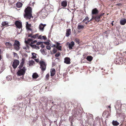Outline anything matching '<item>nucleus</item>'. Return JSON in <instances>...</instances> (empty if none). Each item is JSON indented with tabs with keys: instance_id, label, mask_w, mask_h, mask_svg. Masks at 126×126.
<instances>
[{
	"instance_id": "nucleus-1",
	"label": "nucleus",
	"mask_w": 126,
	"mask_h": 126,
	"mask_svg": "<svg viewBox=\"0 0 126 126\" xmlns=\"http://www.w3.org/2000/svg\"><path fill=\"white\" fill-rule=\"evenodd\" d=\"M24 17L27 19H30L32 16V9L31 7H28L25 9Z\"/></svg>"
},
{
	"instance_id": "nucleus-2",
	"label": "nucleus",
	"mask_w": 126,
	"mask_h": 126,
	"mask_svg": "<svg viewBox=\"0 0 126 126\" xmlns=\"http://www.w3.org/2000/svg\"><path fill=\"white\" fill-rule=\"evenodd\" d=\"M40 68L42 71H44L46 70L47 64L42 60H41L39 62Z\"/></svg>"
},
{
	"instance_id": "nucleus-3",
	"label": "nucleus",
	"mask_w": 126,
	"mask_h": 126,
	"mask_svg": "<svg viewBox=\"0 0 126 126\" xmlns=\"http://www.w3.org/2000/svg\"><path fill=\"white\" fill-rule=\"evenodd\" d=\"M20 69V70L17 72V75L19 76L24 75L26 70V68L24 67H23L22 69Z\"/></svg>"
},
{
	"instance_id": "nucleus-4",
	"label": "nucleus",
	"mask_w": 126,
	"mask_h": 126,
	"mask_svg": "<svg viewBox=\"0 0 126 126\" xmlns=\"http://www.w3.org/2000/svg\"><path fill=\"white\" fill-rule=\"evenodd\" d=\"M19 61L17 60H14L12 65V66L13 68L15 69L16 68L17 66L19 64Z\"/></svg>"
},
{
	"instance_id": "nucleus-5",
	"label": "nucleus",
	"mask_w": 126,
	"mask_h": 126,
	"mask_svg": "<svg viewBox=\"0 0 126 126\" xmlns=\"http://www.w3.org/2000/svg\"><path fill=\"white\" fill-rule=\"evenodd\" d=\"M15 24L16 27L19 28H21L22 26L21 22L18 21H16L15 22Z\"/></svg>"
},
{
	"instance_id": "nucleus-6",
	"label": "nucleus",
	"mask_w": 126,
	"mask_h": 126,
	"mask_svg": "<svg viewBox=\"0 0 126 126\" xmlns=\"http://www.w3.org/2000/svg\"><path fill=\"white\" fill-rule=\"evenodd\" d=\"M70 58L66 57L64 59V63L67 64H69L70 63Z\"/></svg>"
},
{
	"instance_id": "nucleus-7",
	"label": "nucleus",
	"mask_w": 126,
	"mask_h": 126,
	"mask_svg": "<svg viewBox=\"0 0 126 126\" xmlns=\"http://www.w3.org/2000/svg\"><path fill=\"white\" fill-rule=\"evenodd\" d=\"M71 32L70 29H67L66 31V37H68L71 34Z\"/></svg>"
},
{
	"instance_id": "nucleus-8",
	"label": "nucleus",
	"mask_w": 126,
	"mask_h": 126,
	"mask_svg": "<svg viewBox=\"0 0 126 126\" xmlns=\"http://www.w3.org/2000/svg\"><path fill=\"white\" fill-rule=\"evenodd\" d=\"M50 76H53L55 74V70L54 68H52L50 71Z\"/></svg>"
},
{
	"instance_id": "nucleus-9",
	"label": "nucleus",
	"mask_w": 126,
	"mask_h": 126,
	"mask_svg": "<svg viewBox=\"0 0 126 126\" xmlns=\"http://www.w3.org/2000/svg\"><path fill=\"white\" fill-rule=\"evenodd\" d=\"M46 24H44L43 25L42 23H41L39 26V29L40 30L43 31L44 30V27L46 26Z\"/></svg>"
},
{
	"instance_id": "nucleus-10",
	"label": "nucleus",
	"mask_w": 126,
	"mask_h": 126,
	"mask_svg": "<svg viewBox=\"0 0 126 126\" xmlns=\"http://www.w3.org/2000/svg\"><path fill=\"white\" fill-rule=\"evenodd\" d=\"M99 12L96 8H95L93 9L92 11V14L93 15L96 14H98Z\"/></svg>"
},
{
	"instance_id": "nucleus-11",
	"label": "nucleus",
	"mask_w": 126,
	"mask_h": 126,
	"mask_svg": "<svg viewBox=\"0 0 126 126\" xmlns=\"http://www.w3.org/2000/svg\"><path fill=\"white\" fill-rule=\"evenodd\" d=\"M25 59H22V61L20 63V64L19 66V69H21L23 65L25 63Z\"/></svg>"
},
{
	"instance_id": "nucleus-12",
	"label": "nucleus",
	"mask_w": 126,
	"mask_h": 126,
	"mask_svg": "<svg viewBox=\"0 0 126 126\" xmlns=\"http://www.w3.org/2000/svg\"><path fill=\"white\" fill-rule=\"evenodd\" d=\"M74 45V43L73 41L71 42V43L69 44L68 47L69 49H72V47Z\"/></svg>"
},
{
	"instance_id": "nucleus-13",
	"label": "nucleus",
	"mask_w": 126,
	"mask_h": 126,
	"mask_svg": "<svg viewBox=\"0 0 126 126\" xmlns=\"http://www.w3.org/2000/svg\"><path fill=\"white\" fill-rule=\"evenodd\" d=\"M102 14H101L100 15L97 16L95 17H93L92 18H94V19L96 20V21H99V20L100 16H102Z\"/></svg>"
},
{
	"instance_id": "nucleus-14",
	"label": "nucleus",
	"mask_w": 126,
	"mask_h": 126,
	"mask_svg": "<svg viewBox=\"0 0 126 126\" xmlns=\"http://www.w3.org/2000/svg\"><path fill=\"white\" fill-rule=\"evenodd\" d=\"M126 23V19H122L120 21V23L121 25H124Z\"/></svg>"
},
{
	"instance_id": "nucleus-15",
	"label": "nucleus",
	"mask_w": 126,
	"mask_h": 126,
	"mask_svg": "<svg viewBox=\"0 0 126 126\" xmlns=\"http://www.w3.org/2000/svg\"><path fill=\"white\" fill-rule=\"evenodd\" d=\"M32 77L33 79H36L39 77L38 75L36 73H34L32 76Z\"/></svg>"
},
{
	"instance_id": "nucleus-16",
	"label": "nucleus",
	"mask_w": 126,
	"mask_h": 126,
	"mask_svg": "<svg viewBox=\"0 0 126 126\" xmlns=\"http://www.w3.org/2000/svg\"><path fill=\"white\" fill-rule=\"evenodd\" d=\"M16 7L18 8H20L23 5V4L19 2H17L16 4Z\"/></svg>"
},
{
	"instance_id": "nucleus-17",
	"label": "nucleus",
	"mask_w": 126,
	"mask_h": 126,
	"mask_svg": "<svg viewBox=\"0 0 126 126\" xmlns=\"http://www.w3.org/2000/svg\"><path fill=\"white\" fill-rule=\"evenodd\" d=\"M1 24L3 26H9L8 22L6 21L2 22Z\"/></svg>"
},
{
	"instance_id": "nucleus-18",
	"label": "nucleus",
	"mask_w": 126,
	"mask_h": 126,
	"mask_svg": "<svg viewBox=\"0 0 126 126\" xmlns=\"http://www.w3.org/2000/svg\"><path fill=\"white\" fill-rule=\"evenodd\" d=\"M67 2L66 1L64 0L62 2L61 4L62 6L65 7H66L67 5Z\"/></svg>"
},
{
	"instance_id": "nucleus-19",
	"label": "nucleus",
	"mask_w": 126,
	"mask_h": 126,
	"mask_svg": "<svg viewBox=\"0 0 126 126\" xmlns=\"http://www.w3.org/2000/svg\"><path fill=\"white\" fill-rule=\"evenodd\" d=\"M84 27L83 25H80L79 23L77 26V29L79 30L83 29Z\"/></svg>"
},
{
	"instance_id": "nucleus-20",
	"label": "nucleus",
	"mask_w": 126,
	"mask_h": 126,
	"mask_svg": "<svg viewBox=\"0 0 126 126\" xmlns=\"http://www.w3.org/2000/svg\"><path fill=\"white\" fill-rule=\"evenodd\" d=\"M5 45L8 48H10L12 46V44L8 42L5 43Z\"/></svg>"
},
{
	"instance_id": "nucleus-21",
	"label": "nucleus",
	"mask_w": 126,
	"mask_h": 126,
	"mask_svg": "<svg viewBox=\"0 0 126 126\" xmlns=\"http://www.w3.org/2000/svg\"><path fill=\"white\" fill-rule=\"evenodd\" d=\"M112 124L114 126H117L119 124V123L117 121L113 120L112 122Z\"/></svg>"
},
{
	"instance_id": "nucleus-22",
	"label": "nucleus",
	"mask_w": 126,
	"mask_h": 126,
	"mask_svg": "<svg viewBox=\"0 0 126 126\" xmlns=\"http://www.w3.org/2000/svg\"><path fill=\"white\" fill-rule=\"evenodd\" d=\"M14 49L16 50H18L20 48V45H13Z\"/></svg>"
},
{
	"instance_id": "nucleus-23",
	"label": "nucleus",
	"mask_w": 126,
	"mask_h": 126,
	"mask_svg": "<svg viewBox=\"0 0 126 126\" xmlns=\"http://www.w3.org/2000/svg\"><path fill=\"white\" fill-rule=\"evenodd\" d=\"M86 59L88 61L90 62L93 59V57L92 56H87L86 58Z\"/></svg>"
},
{
	"instance_id": "nucleus-24",
	"label": "nucleus",
	"mask_w": 126,
	"mask_h": 126,
	"mask_svg": "<svg viewBox=\"0 0 126 126\" xmlns=\"http://www.w3.org/2000/svg\"><path fill=\"white\" fill-rule=\"evenodd\" d=\"M34 63V62L32 60L29 61V66H31L33 65Z\"/></svg>"
},
{
	"instance_id": "nucleus-25",
	"label": "nucleus",
	"mask_w": 126,
	"mask_h": 126,
	"mask_svg": "<svg viewBox=\"0 0 126 126\" xmlns=\"http://www.w3.org/2000/svg\"><path fill=\"white\" fill-rule=\"evenodd\" d=\"M30 45L32 46V47L34 48H35L36 49H38L40 48V47L39 46H37L36 45Z\"/></svg>"
},
{
	"instance_id": "nucleus-26",
	"label": "nucleus",
	"mask_w": 126,
	"mask_h": 126,
	"mask_svg": "<svg viewBox=\"0 0 126 126\" xmlns=\"http://www.w3.org/2000/svg\"><path fill=\"white\" fill-rule=\"evenodd\" d=\"M32 58L33 59H35L36 58V55L37 54L34 53H32Z\"/></svg>"
},
{
	"instance_id": "nucleus-27",
	"label": "nucleus",
	"mask_w": 126,
	"mask_h": 126,
	"mask_svg": "<svg viewBox=\"0 0 126 126\" xmlns=\"http://www.w3.org/2000/svg\"><path fill=\"white\" fill-rule=\"evenodd\" d=\"M13 45H20L19 42L17 40H15Z\"/></svg>"
},
{
	"instance_id": "nucleus-28",
	"label": "nucleus",
	"mask_w": 126,
	"mask_h": 126,
	"mask_svg": "<svg viewBox=\"0 0 126 126\" xmlns=\"http://www.w3.org/2000/svg\"><path fill=\"white\" fill-rule=\"evenodd\" d=\"M6 79L8 81H10L12 79L11 77L10 76H7L6 77Z\"/></svg>"
},
{
	"instance_id": "nucleus-29",
	"label": "nucleus",
	"mask_w": 126,
	"mask_h": 126,
	"mask_svg": "<svg viewBox=\"0 0 126 126\" xmlns=\"http://www.w3.org/2000/svg\"><path fill=\"white\" fill-rule=\"evenodd\" d=\"M61 46L59 45H57L56 46V48L58 49V50H61Z\"/></svg>"
},
{
	"instance_id": "nucleus-30",
	"label": "nucleus",
	"mask_w": 126,
	"mask_h": 126,
	"mask_svg": "<svg viewBox=\"0 0 126 126\" xmlns=\"http://www.w3.org/2000/svg\"><path fill=\"white\" fill-rule=\"evenodd\" d=\"M26 26L27 27V28L29 29V30H31L32 29H30L28 25H29L28 24V22H26Z\"/></svg>"
},
{
	"instance_id": "nucleus-31",
	"label": "nucleus",
	"mask_w": 126,
	"mask_h": 126,
	"mask_svg": "<svg viewBox=\"0 0 126 126\" xmlns=\"http://www.w3.org/2000/svg\"><path fill=\"white\" fill-rule=\"evenodd\" d=\"M38 36V34H36L35 35H32V38H36V37H37Z\"/></svg>"
},
{
	"instance_id": "nucleus-32",
	"label": "nucleus",
	"mask_w": 126,
	"mask_h": 126,
	"mask_svg": "<svg viewBox=\"0 0 126 126\" xmlns=\"http://www.w3.org/2000/svg\"><path fill=\"white\" fill-rule=\"evenodd\" d=\"M32 40L31 39H29L27 41H25V42L26 43H28L29 42L31 41Z\"/></svg>"
},
{
	"instance_id": "nucleus-33",
	"label": "nucleus",
	"mask_w": 126,
	"mask_h": 126,
	"mask_svg": "<svg viewBox=\"0 0 126 126\" xmlns=\"http://www.w3.org/2000/svg\"><path fill=\"white\" fill-rule=\"evenodd\" d=\"M52 51L53 52V53L54 54L56 53L57 52V49H56L54 48H53Z\"/></svg>"
},
{
	"instance_id": "nucleus-34",
	"label": "nucleus",
	"mask_w": 126,
	"mask_h": 126,
	"mask_svg": "<svg viewBox=\"0 0 126 126\" xmlns=\"http://www.w3.org/2000/svg\"><path fill=\"white\" fill-rule=\"evenodd\" d=\"M88 17L87 16H86L85 18L83 20V21L84 22H85L88 19Z\"/></svg>"
},
{
	"instance_id": "nucleus-35",
	"label": "nucleus",
	"mask_w": 126,
	"mask_h": 126,
	"mask_svg": "<svg viewBox=\"0 0 126 126\" xmlns=\"http://www.w3.org/2000/svg\"><path fill=\"white\" fill-rule=\"evenodd\" d=\"M60 54V52H58L55 55V57H58L59 56Z\"/></svg>"
},
{
	"instance_id": "nucleus-36",
	"label": "nucleus",
	"mask_w": 126,
	"mask_h": 126,
	"mask_svg": "<svg viewBox=\"0 0 126 126\" xmlns=\"http://www.w3.org/2000/svg\"><path fill=\"white\" fill-rule=\"evenodd\" d=\"M75 42L79 44V40L77 38H76L75 39Z\"/></svg>"
},
{
	"instance_id": "nucleus-37",
	"label": "nucleus",
	"mask_w": 126,
	"mask_h": 126,
	"mask_svg": "<svg viewBox=\"0 0 126 126\" xmlns=\"http://www.w3.org/2000/svg\"><path fill=\"white\" fill-rule=\"evenodd\" d=\"M46 48L48 50H50L51 48L50 46H47L46 47Z\"/></svg>"
},
{
	"instance_id": "nucleus-38",
	"label": "nucleus",
	"mask_w": 126,
	"mask_h": 126,
	"mask_svg": "<svg viewBox=\"0 0 126 126\" xmlns=\"http://www.w3.org/2000/svg\"><path fill=\"white\" fill-rule=\"evenodd\" d=\"M43 43V42H37V43L36 44L37 45H39L42 44Z\"/></svg>"
},
{
	"instance_id": "nucleus-39",
	"label": "nucleus",
	"mask_w": 126,
	"mask_h": 126,
	"mask_svg": "<svg viewBox=\"0 0 126 126\" xmlns=\"http://www.w3.org/2000/svg\"><path fill=\"white\" fill-rule=\"evenodd\" d=\"M46 77L47 79L49 77V74H47L46 76Z\"/></svg>"
},
{
	"instance_id": "nucleus-40",
	"label": "nucleus",
	"mask_w": 126,
	"mask_h": 126,
	"mask_svg": "<svg viewBox=\"0 0 126 126\" xmlns=\"http://www.w3.org/2000/svg\"><path fill=\"white\" fill-rule=\"evenodd\" d=\"M13 53L14 57H17V54L16 53L14 52Z\"/></svg>"
},
{
	"instance_id": "nucleus-41",
	"label": "nucleus",
	"mask_w": 126,
	"mask_h": 126,
	"mask_svg": "<svg viewBox=\"0 0 126 126\" xmlns=\"http://www.w3.org/2000/svg\"><path fill=\"white\" fill-rule=\"evenodd\" d=\"M37 42V41L36 40H35V41H34L32 42H31V44H34V43H36Z\"/></svg>"
},
{
	"instance_id": "nucleus-42",
	"label": "nucleus",
	"mask_w": 126,
	"mask_h": 126,
	"mask_svg": "<svg viewBox=\"0 0 126 126\" xmlns=\"http://www.w3.org/2000/svg\"><path fill=\"white\" fill-rule=\"evenodd\" d=\"M43 38L44 39V40H46L47 39V38L46 37V36H42Z\"/></svg>"
},
{
	"instance_id": "nucleus-43",
	"label": "nucleus",
	"mask_w": 126,
	"mask_h": 126,
	"mask_svg": "<svg viewBox=\"0 0 126 126\" xmlns=\"http://www.w3.org/2000/svg\"><path fill=\"white\" fill-rule=\"evenodd\" d=\"M44 43L45 44H46L48 45L49 44V42H44Z\"/></svg>"
},
{
	"instance_id": "nucleus-44",
	"label": "nucleus",
	"mask_w": 126,
	"mask_h": 126,
	"mask_svg": "<svg viewBox=\"0 0 126 126\" xmlns=\"http://www.w3.org/2000/svg\"><path fill=\"white\" fill-rule=\"evenodd\" d=\"M41 47L42 48H44L45 47V46L44 45H43V44H42L41 45Z\"/></svg>"
},
{
	"instance_id": "nucleus-45",
	"label": "nucleus",
	"mask_w": 126,
	"mask_h": 126,
	"mask_svg": "<svg viewBox=\"0 0 126 126\" xmlns=\"http://www.w3.org/2000/svg\"><path fill=\"white\" fill-rule=\"evenodd\" d=\"M41 37H42L41 35H40L38 36V39H41Z\"/></svg>"
},
{
	"instance_id": "nucleus-46",
	"label": "nucleus",
	"mask_w": 126,
	"mask_h": 126,
	"mask_svg": "<svg viewBox=\"0 0 126 126\" xmlns=\"http://www.w3.org/2000/svg\"><path fill=\"white\" fill-rule=\"evenodd\" d=\"M35 61L37 62H39V60L38 59H35Z\"/></svg>"
},
{
	"instance_id": "nucleus-47",
	"label": "nucleus",
	"mask_w": 126,
	"mask_h": 126,
	"mask_svg": "<svg viewBox=\"0 0 126 126\" xmlns=\"http://www.w3.org/2000/svg\"><path fill=\"white\" fill-rule=\"evenodd\" d=\"M56 44L57 45H59L60 44V43H58V42H56Z\"/></svg>"
},
{
	"instance_id": "nucleus-48",
	"label": "nucleus",
	"mask_w": 126,
	"mask_h": 126,
	"mask_svg": "<svg viewBox=\"0 0 126 126\" xmlns=\"http://www.w3.org/2000/svg\"><path fill=\"white\" fill-rule=\"evenodd\" d=\"M32 34H30L29 35V37H32Z\"/></svg>"
},
{
	"instance_id": "nucleus-49",
	"label": "nucleus",
	"mask_w": 126,
	"mask_h": 126,
	"mask_svg": "<svg viewBox=\"0 0 126 126\" xmlns=\"http://www.w3.org/2000/svg\"><path fill=\"white\" fill-rule=\"evenodd\" d=\"M43 10H42V11L41 12V14H42V15H43Z\"/></svg>"
},
{
	"instance_id": "nucleus-50",
	"label": "nucleus",
	"mask_w": 126,
	"mask_h": 126,
	"mask_svg": "<svg viewBox=\"0 0 126 126\" xmlns=\"http://www.w3.org/2000/svg\"><path fill=\"white\" fill-rule=\"evenodd\" d=\"M6 17H11L8 15H7L6 16Z\"/></svg>"
},
{
	"instance_id": "nucleus-51",
	"label": "nucleus",
	"mask_w": 126,
	"mask_h": 126,
	"mask_svg": "<svg viewBox=\"0 0 126 126\" xmlns=\"http://www.w3.org/2000/svg\"><path fill=\"white\" fill-rule=\"evenodd\" d=\"M55 46H55V45H52V47H55Z\"/></svg>"
},
{
	"instance_id": "nucleus-52",
	"label": "nucleus",
	"mask_w": 126,
	"mask_h": 126,
	"mask_svg": "<svg viewBox=\"0 0 126 126\" xmlns=\"http://www.w3.org/2000/svg\"><path fill=\"white\" fill-rule=\"evenodd\" d=\"M1 56H0V61L1 60Z\"/></svg>"
},
{
	"instance_id": "nucleus-53",
	"label": "nucleus",
	"mask_w": 126,
	"mask_h": 126,
	"mask_svg": "<svg viewBox=\"0 0 126 126\" xmlns=\"http://www.w3.org/2000/svg\"><path fill=\"white\" fill-rule=\"evenodd\" d=\"M24 48V49H26V47H24V48Z\"/></svg>"
},
{
	"instance_id": "nucleus-54",
	"label": "nucleus",
	"mask_w": 126,
	"mask_h": 126,
	"mask_svg": "<svg viewBox=\"0 0 126 126\" xmlns=\"http://www.w3.org/2000/svg\"><path fill=\"white\" fill-rule=\"evenodd\" d=\"M45 52V50H44V49L42 50V52Z\"/></svg>"
},
{
	"instance_id": "nucleus-55",
	"label": "nucleus",
	"mask_w": 126,
	"mask_h": 126,
	"mask_svg": "<svg viewBox=\"0 0 126 126\" xmlns=\"http://www.w3.org/2000/svg\"><path fill=\"white\" fill-rule=\"evenodd\" d=\"M108 108H111V107H110V106H108Z\"/></svg>"
},
{
	"instance_id": "nucleus-56",
	"label": "nucleus",
	"mask_w": 126,
	"mask_h": 126,
	"mask_svg": "<svg viewBox=\"0 0 126 126\" xmlns=\"http://www.w3.org/2000/svg\"><path fill=\"white\" fill-rule=\"evenodd\" d=\"M111 24H112V25L113 26V22H112V23H111Z\"/></svg>"
},
{
	"instance_id": "nucleus-57",
	"label": "nucleus",
	"mask_w": 126,
	"mask_h": 126,
	"mask_svg": "<svg viewBox=\"0 0 126 126\" xmlns=\"http://www.w3.org/2000/svg\"><path fill=\"white\" fill-rule=\"evenodd\" d=\"M115 108L116 109H117V108H116V106H115Z\"/></svg>"
},
{
	"instance_id": "nucleus-58",
	"label": "nucleus",
	"mask_w": 126,
	"mask_h": 126,
	"mask_svg": "<svg viewBox=\"0 0 126 126\" xmlns=\"http://www.w3.org/2000/svg\"><path fill=\"white\" fill-rule=\"evenodd\" d=\"M87 22H85L86 24H87Z\"/></svg>"
},
{
	"instance_id": "nucleus-59",
	"label": "nucleus",
	"mask_w": 126,
	"mask_h": 126,
	"mask_svg": "<svg viewBox=\"0 0 126 126\" xmlns=\"http://www.w3.org/2000/svg\"><path fill=\"white\" fill-rule=\"evenodd\" d=\"M3 82L4 83H5L4 82V81H3Z\"/></svg>"
},
{
	"instance_id": "nucleus-60",
	"label": "nucleus",
	"mask_w": 126,
	"mask_h": 126,
	"mask_svg": "<svg viewBox=\"0 0 126 126\" xmlns=\"http://www.w3.org/2000/svg\"><path fill=\"white\" fill-rule=\"evenodd\" d=\"M113 22H114V21H112V22H113Z\"/></svg>"
},
{
	"instance_id": "nucleus-61",
	"label": "nucleus",
	"mask_w": 126,
	"mask_h": 126,
	"mask_svg": "<svg viewBox=\"0 0 126 126\" xmlns=\"http://www.w3.org/2000/svg\"><path fill=\"white\" fill-rule=\"evenodd\" d=\"M45 89H46V87Z\"/></svg>"
},
{
	"instance_id": "nucleus-62",
	"label": "nucleus",
	"mask_w": 126,
	"mask_h": 126,
	"mask_svg": "<svg viewBox=\"0 0 126 126\" xmlns=\"http://www.w3.org/2000/svg\"><path fill=\"white\" fill-rule=\"evenodd\" d=\"M88 22H89V21L88 20Z\"/></svg>"
}]
</instances>
